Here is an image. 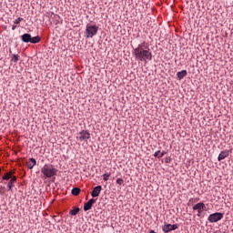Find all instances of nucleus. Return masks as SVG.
Instances as JSON below:
<instances>
[{"label": "nucleus", "instance_id": "obj_1", "mask_svg": "<svg viewBox=\"0 0 233 233\" xmlns=\"http://www.w3.org/2000/svg\"><path fill=\"white\" fill-rule=\"evenodd\" d=\"M133 55L136 60L140 62H147V60H152L153 56L150 51V47L147 42H142L134 49Z\"/></svg>", "mask_w": 233, "mask_h": 233}, {"label": "nucleus", "instance_id": "obj_2", "mask_svg": "<svg viewBox=\"0 0 233 233\" xmlns=\"http://www.w3.org/2000/svg\"><path fill=\"white\" fill-rule=\"evenodd\" d=\"M41 172L46 177H53L56 176L57 168L50 163H46V165L42 167Z\"/></svg>", "mask_w": 233, "mask_h": 233}, {"label": "nucleus", "instance_id": "obj_3", "mask_svg": "<svg viewBox=\"0 0 233 233\" xmlns=\"http://www.w3.org/2000/svg\"><path fill=\"white\" fill-rule=\"evenodd\" d=\"M98 25H86V35L87 38H93L96 35H97Z\"/></svg>", "mask_w": 233, "mask_h": 233}, {"label": "nucleus", "instance_id": "obj_4", "mask_svg": "<svg viewBox=\"0 0 233 233\" xmlns=\"http://www.w3.org/2000/svg\"><path fill=\"white\" fill-rule=\"evenodd\" d=\"M21 38L23 42H25V43L31 42V44H37L38 42L41 41L40 36H31L29 33H24Z\"/></svg>", "mask_w": 233, "mask_h": 233}, {"label": "nucleus", "instance_id": "obj_5", "mask_svg": "<svg viewBox=\"0 0 233 233\" xmlns=\"http://www.w3.org/2000/svg\"><path fill=\"white\" fill-rule=\"evenodd\" d=\"M193 209L198 210V217H200L201 213L207 209V206L205 202H197V204L193 206Z\"/></svg>", "mask_w": 233, "mask_h": 233}, {"label": "nucleus", "instance_id": "obj_6", "mask_svg": "<svg viewBox=\"0 0 233 233\" xmlns=\"http://www.w3.org/2000/svg\"><path fill=\"white\" fill-rule=\"evenodd\" d=\"M223 217H224V214L220 212L211 213V215H209L208 217V221L218 222L219 220H222Z\"/></svg>", "mask_w": 233, "mask_h": 233}, {"label": "nucleus", "instance_id": "obj_7", "mask_svg": "<svg viewBox=\"0 0 233 233\" xmlns=\"http://www.w3.org/2000/svg\"><path fill=\"white\" fill-rule=\"evenodd\" d=\"M178 228V224H165L162 227L164 233H170V231H175Z\"/></svg>", "mask_w": 233, "mask_h": 233}, {"label": "nucleus", "instance_id": "obj_8", "mask_svg": "<svg viewBox=\"0 0 233 233\" xmlns=\"http://www.w3.org/2000/svg\"><path fill=\"white\" fill-rule=\"evenodd\" d=\"M89 138H91V135H90L89 131H86L85 129L80 131V133H79V140L81 142H83L84 140H89Z\"/></svg>", "mask_w": 233, "mask_h": 233}, {"label": "nucleus", "instance_id": "obj_9", "mask_svg": "<svg viewBox=\"0 0 233 233\" xmlns=\"http://www.w3.org/2000/svg\"><path fill=\"white\" fill-rule=\"evenodd\" d=\"M102 190H103V187H101V185L95 187V188H93V191L91 192L92 198H98Z\"/></svg>", "mask_w": 233, "mask_h": 233}, {"label": "nucleus", "instance_id": "obj_10", "mask_svg": "<svg viewBox=\"0 0 233 233\" xmlns=\"http://www.w3.org/2000/svg\"><path fill=\"white\" fill-rule=\"evenodd\" d=\"M95 203H96V198H89V200H87V202H86L84 205V210L88 211L89 209L92 208V206Z\"/></svg>", "mask_w": 233, "mask_h": 233}, {"label": "nucleus", "instance_id": "obj_11", "mask_svg": "<svg viewBox=\"0 0 233 233\" xmlns=\"http://www.w3.org/2000/svg\"><path fill=\"white\" fill-rule=\"evenodd\" d=\"M16 181H17L16 176H13V177L11 176V179H10L8 185H7L8 190H12V188H14L15 183H16Z\"/></svg>", "mask_w": 233, "mask_h": 233}, {"label": "nucleus", "instance_id": "obj_12", "mask_svg": "<svg viewBox=\"0 0 233 233\" xmlns=\"http://www.w3.org/2000/svg\"><path fill=\"white\" fill-rule=\"evenodd\" d=\"M37 161L35 157H30L29 160L27 161V167L28 168H34L35 167Z\"/></svg>", "mask_w": 233, "mask_h": 233}, {"label": "nucleus", "instance_id": "obj_13", "mask_svg": "<svg viewBox=\"0 0 233 233\" xmlns=\"http://www.w3.org/2000/svg\"><path fill=\"white\" fill-rule=\"evenodd\" d=\"M228 156H229V151H221L218 155V161H221L222 159H225V157H228Z\"/></svg>", "mask_w": 233, "mask_h": 233}, {"label": "nucleus", "instance_id": "obj_14", "mask_svg": "<svg viewBox=\"0 0 233 233\" xmlns=\"http://www.w3.org/2000/svg\"><path fill=\"white\" fill-rule=\"evenodd\" d=\"M187 74V70H180L179 72H177V76L178 79H183V77H185Z\"/></svg>", "mask_w": 233, "mask_h": 233}, {"label": "nucleus", "instance_id": "obj_15", "mask_svg": "<svg viewBox=\"0 0 233 233\" xmlns=\"http://www.w3.org/2000/svg\"><path fill=\"white\" fill-rule=\"evenodd\" d=\"M14 174V171H10V172H6V174H5V176H3V179L8 180L12 177Z\"/></svg>", "mask_w": 233, "mask_h": 233}, {"label": "nucleus", "instance_id": "obj_16", "mask_svg": "<svg viewBox=\"0 0 233 233\" xmlns=\"http://www.w3.org/2000/svg\"><path fill=\"white\" fill-rule=\"evenodd\" d=\"M19 59H20L19 55H13L11 58V62H14L15 64H16L17 62H19Z\"/></svg>", "mask_w": 233, "mask_h": 233}, {"label": "nucleus", "instance_id": "obj_17", "mask_svg": "<svg viewBox=\"0 0 233 233\" xmlns=\"http://www.w3.org/2000/svg\"><path fill=\"white\" fill-rule=\"evenodd\" d=\"M80 192H81V188H78L77 187L73 188L72 190L73 196H79Z\"/></svg>", "mask_w": 233, "mask_h": 233}, {"label": "nucleus", "instance_id": "obj_18", "mask_svg": "<svg viewBox=\"0 0 233 233\" xmlns=\"http://www.w3.org/2000/svg\"><path fill=\"white\" fill-rule=\"evenodd\" d=\"M80 211V208H74V209H71L69 211L70 215H77V213H79Z\"/></svg>", "mask_w": 233, "mask_h": 233}, {"label": "nucleus", "instance_id": "obj_19", "mask_svg": "<svg viewBox=\"0 0 233 233\" xmlns=\"http://www.w3.org/2000/svg\"><path fill=\"white\" fill-rule=\"evenodd\" d=\"M110 176H111V172H106V173L103 175V179H104V181H108Z\"/></svg>", "mask_w": 233, "mask_h": 233}, {"label": "nucleus", "instance_id": "obj_20", "mask_svg": "<svg viewBox=\"0 0 233 233\" xmlns=\"http://www.w3.org/2000/svg\"><path fill=\"white\" fill-rule=\"evenodd\" d=\"M23 21V17H18V19L15 20V25H20V23H22Z\"/></svg>", "mask_w": 233, "mask_h": 233}, {"label": "nucleus", "instance_id": "obj_21", "mask_svg": "<svg viewBox=\"0 0 233 233\" xmlns=\"http://www.w3.org/2000/svg\"><path fill=\"white\" fill-rule=\"evenodd\" d=\"M116 183H117V185H123L124 179H122L121 177H118V178L116 179Z\"/></svg>", "mask_w": 233, "mask_h": 233}, {"label": "nucleus", "instance_id": "obj_22", "mask_svg": "<svg viewBox=\"0 0 233 233\" xmlns=\"http://www.w3.org/2000/svg\"><path fill=\"white\" fill-rule=\"evenodd\" d=\"M199 201V198H189V204L190 203H198Z\"/></svg>", "mask_w": 233, "mask_h": 233}, {"label": "nucleus", "instance_id": "obj_23", "mask_svg": "<svg viewBox=\"0 0 233 233\" xmlns=\"http://www.w3.org/2000/svg\"><path fill=\"white\" fill-rule=\"evenodd\" d=\"M160 153H161L160 151H156V153H154L155 157H157V156L159 157Z\"/></svg>", "mask_w": 233, "mask_h": 233}, {"label": "nucleus", "instance_id": "obj_24", "mask_svg": "<svg viewBox=\"0 0 233 233\" xmlns=\"http://www.w3.org/2000/svg\"><path fill=\"white\" fill-rule=\"evenodd\" d=\"M165 154H167L166 151H162V153L159 155L158 157H163V156H165Z\"/></svg>", "mask_w": 233, "mask_h": 233}, {"label": "nucleus", "instance_id": "obj_25", "mask_svg": "<svg viewBox=\"0 0 233 233\" xmlns=\"http://www.w3.org/2000/svg\"><path fill=\"white\" fill-rule=\"evenodd\" d=\"M16 27H17V25H16V24H15H15H14L13 26H12V29L15 30V29H16Z\"/></svg>", "mask_w": 233, "mask_h": 233}, {"label": "nucleus", "instance_id": "obj_26", "mask_svg": "<svg viewBox=\"0 0 233 233\" xmlns=\"http://www.w3.org/2000/svg\"><path fill=\"white\" fill-rule=\"evenodd\" d=\"M149 233H157L154 229H150Z\"/></svg>", "mask_w": 233, "mask_h": 233}, {"label": "nucleus", "instance_id": "obj_27", "mask_svg": "<svg viewBox=\"0 0 233 233\" xmlns=\"http://www.w3.org/2000/svg\"><path fill=\"white\" fill-rule=\"evenodd\" d=\"M0 173H1V168H0Z\"/></svg>", "mask_w": 233, "mask_h": 233}]
</instances>
